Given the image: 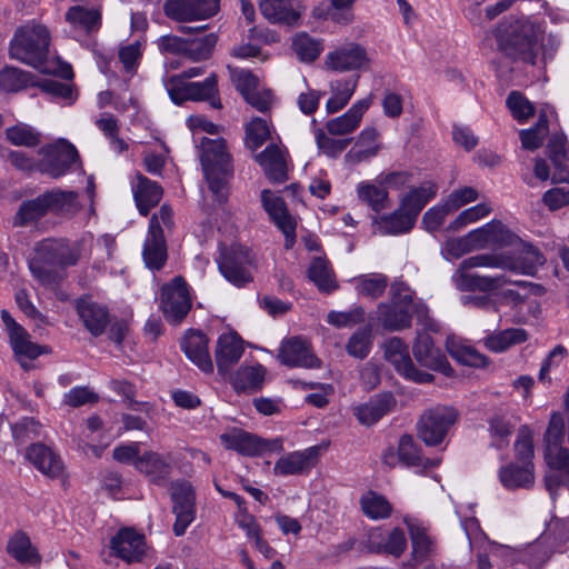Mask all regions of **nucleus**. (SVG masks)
Segmentation results:
<instances>
[{
  "mask_svg": "<svg viewBox=\"0 0 569 569\" xmlns=\"http://www.w3.org/2000/svg\"><path fill=\"white\" fill-rule=\"evenodd\" d=\"M247 143L250 149H258L266 140L270 138V128L268 122L261 118H254L246 129Z\"/></svg>",
  "mask_w": 569,
  "mask_h": 569,
  "instance_id": "774afa93",
  "label": "nucleus"
},
{
  "mask_svg": "<svg viewBox=\"0 0 569 569\" xmlns=\"http://www.w3.org/2000/svg\"><path fill=\"white\" fill-rule=\"evenodd\" d=\"M38 153L42 157L38 162V170L54 179L66 174L79 159L76 147L62 139L40 148Z\"/></svg>",
  "mask_w": 569,
  "mask_h": 569,
  "instance_id": "1a4fd4ad",
  "label": "nucleus"
},
{
  "mask_svg": "<svg viewBox=\"0 0 569 569\" xmlns=\"http://www.w3.org/2000/svg\"><path fill=\"white\" fill-rule=\"evenodd\" d=\"M358 199L368 206L376 214L389 208V192L379 183L362 181L357 186Z\"/></svg>",
  "mask_w": 569,
  "mask_h": 569,
  "instance_id": "de8ad7c7",
  "label": "nucleus"
},
{
  "mask_svg": "<svg viewBox=\"0 0 569 569\" xmlns=\"http://www.w3.org/2000/svg\"><path fill=\"white\" fill-rule=\"evenodd\" d=\"M6 139L16 147L34 148L41 142V133L27 123H17L4 131Z\"/></svg>",
  "mask_w": 569,
  "mask_h": 569,
  "instance_id": "6e6d98bb",
  "label": "nucleus"
},
{
  "mask_svg": "<svg viewBox=\"0 0 569 569\" xmlns=\"http://www.w3.org/2000/svg\"><path fill=\"white\" fill-rule=\"evenodd\" d=\"M488 430L491 439L490 446L502 450L509 446V439L513 433L515 425L508 415L495 413L488 420Z\"/></svg>",
  "mask_w": 569,
  "mask_h": 569,
  "instance_id": "3c124183",
  "label": "nucleus"
},
{
  "mask_svg": "<svg viewBox=\"0 0 569 569\" xmlns=\"http://www.w3.org/2000/svg\"><path fill=\"white\" fill-rule=\"evenodd\" d=\"M111 548L127 562L140 561L146 552L144 536L130 528L121 529L112 538Z\"/></svg>",
  "mask_w": 569,
  "mask_h": 569,
  "instance_id": "5701e85b",
  "label": "nucleus"
},
{
  "mask_svg": "<svg viewBox=\"0 0 569 569\" xmlns=\"http://www.w3.org/2000/svg\"><path fill=\"white\" fill-rule=\"evenodd\" d=\"M318 447L293 451L277 460L273 472L277 476H292L309 472L316 463Z\"/></svg>",
  "mask_w": 569,
  "mask_h": 569,
  "instance_id": "b1692460",
  "label": "nucleus"
},
{
  "mask_svg": "<svg viewBox=\"0 0 569 569\" xmlns=\"http://www.w3.org/2000/svg\"><path fill=\"white\" fill-rule=\"evenodd\" d=\"M378 321L388 331H401L411 327L413 315L391 301L381 302L377 309Z\"/></svg>",
  "mask_w": 569,
  "mask_h": 569,
  "instance_id": "e433bc0d",
  "label": "nucleus"
},
{
  "mask_svg": "<svg viewBox=\"0 0 569 569\" xmlns=\"http://www.w3.org/2000/svg\"><path fill=\"white\" fill-rule=\"evenodd\" d=\"M48 212H74L78 209V194L73 191L52 190L43 192Z\"/></svg>",
  "mask_w": 569,
  "mask_h": 569,
  "instance_id": "4d7b16f0",
  "label": "nucleus"
},
{
  "mask_svg": "<svg viewBox=\"0 0 569 569\" xmlns=\"http://www.w3.org/2000/svg\"><path fill=\"white\" fill-rule=\"evenodd\" d=\"M398 451L401 465L407 467L421 468L422 470L436 468L440 459H428L421 456L419 446L410 435H402L398 441Z\"/></svg>",
  "mask_w": 569,
  "mask_h": 569,
  "instance_id": "ea45409f",
  "label": "nucleus"
},
{
  "mask_svg": "<svg viewBox=\"0 0 569 569\" xmlns=\"http://www.w3.org/2000/svg\"><path fill=\"white\" fill-rule=\"evenodd\" d=\"M217 43V37L211 33L200 39L187 40L184 54L193 61L206 60L210 57L213 47Z\"/></svg>",
  "mask_w": 569,
  "mask_h": 569,
  "instance_id": "0e129e2a",
  "label": "nucleus"
},
{
  "mask_svg": "<svg viewBox=\"0 0 569 569\" xmlns=\"http://www.w3.org/2000/svg\"><path fill=\"white\" fill-rule=\"evenodd\" d=\"M458 411L450 406H436L427 409L417 423L419 438L430 447L440 445L450 428L457 422Z\"/></svg>",
  "mask_w": 569,
  "mask_h": 569,
  "instance_id": "423d86ee",
  "label": "nucleus"
},
{
  "mask_svg": "<svg viewBox=\"0 0 569 569\" xmlns=\"http://www.w3.org/2000/svg\"><path fill=\"white\" fill-rule=\"evenodd\" d=\"M560 41L553 34H546L542 24L528 17L510 20L498 34L499 50L513 61L535 66L551 60Z\"/></svg>",
  "mask_w": 569,
  "mask_h": 569,
  "instance_id": "f257e3e1",
  "label": "nucleus"
},
{
  "mask_svg": "<svg viewBox=\"0 0 569 569\" xmlns=\"http://www.w3.org/2000/svg\"><path fill=\"white\" fill-rule=\"evenodd\" d=\"M252 263L250 251L240 244H233L221 252L219 270L231 283L242 287L252 280L249 267Z\"/></svg>",
  "mask_w": 569,
  "mask_h": 569,
  "instance_id": "ddd939ff",
  "label": "nucleus"
},
{
  "mask_svg": "<svg viewBox=\"0 0 569 569\" xmlns=\"http://www.w3.org/2000/svg\"><path fill=\"white\" fill-rule=\"evenodd\" d=\"M452 280L457 289L461 291H495L502 288L507 283H512L506 276H481L477 272L471 271H456L452 276ZM515 284L526 287L529 283L526 281H513Z\"/></svg>",
  "mask_w": 569,
  "mask_h": 569,
  "instance_id": "6ab92c4d",
  "label": "nucleus"
},
{
  "mask_svg": "<svg viewBox=\"0 0 569 569\" xmlns=\"http://www.w3.org/2000/svg\"><path fill=\"white\" fill-rule=\"evenodd\" d=\"M27 458L39 471L51 478L58 477L62 472L63 466L60 458L43 445L30 446Z\"/></svg>",
  "mask_w": 569,
  "mask_h": 569,
  "instance_id": "4c0bfd02",
  "label": "nucleus"
},
{
  "mask_svg": "<svg viewBox=\"0 0 569 569\" xmlns=\"http://www.w3.org/2000/svg\"><path fill=\"white\" fill-rule=\"evenodd\" d=\"M498 478L507 490L531 489L536 482L535 468L522 466L518 462H510L501 467Z\"/></svg>",
  "mask_w": 569,
  "mask_h": 569,
  "instance_id": "2f4dec72",
  "label": "nucleus"
},
{
  "mask_svg": "<svg viewBox=\"0 0 569 569\" xmlns=\"http://www.w3.org/2000/svg\"><path fill=\"white\" fill-rule=\"evenodd\" d=\"M515 461L526 467L535 468L533 436L528 426H521L513 445Z\"/></svg>",
  "mask_w": 569,
  "mask_h": 569,
  "instance_id": "5fc2aeb1",
  "label": "nucleus"
},
{
  "mask_svg": "<svg viewBox=\"0 0 569 569\" xmlns=\"http://www.w3.org/2000/svg\"><path fill=\"white\" fill-rule=\"evenodd\" d=\"M528 333L520 328H510L495 332L485 339V346L493 352H502L513 345L525 342Z\"/></svg>",
  "mask_w": 569,
  "mask_h": 569,
  "instance_id": "864d4df0",
  "label": "nucleus"
},
{
  "mask_svg": "<svg viewBox=\"0 0 569 569\" xmlns=\"http://www.w3.org/2000/svg\"><path fill=\"white\" fill-rule=\"evenodd\" d=\"M170 497L172 512L176 516L173 532L177 537L183 536L187 528L196 518V495L191 483L177 480L171 483Z\"/></svg>",
  "mask_w": 569,
  "mask_h": 569,
  "instance_id": "9b49d317",
  "label": "nucleus"
},
{
  "mask_svg": "<svg viewBox=\"0 0 569 569\" xmlns=\"http://www.w3.org/2000/svg\"><path fill=\"white\" fill-rule=\"evenodd\" d=\"M83 252V241L43 239L33 249L29 260L31 274L46 287H56L62 279V270L78 264Z\"/></svg>",
  "mask_w": 569,
  "mask_h": 569,
  "instance_id": "7ed1b4c3",
  "label": "nucleus"
},
{
  "mask_svg": "<svg viewBox=\"0 0 569 569\" xmlns=\"http://www.w3.org/2000/svg\"><path fill=\"white\" fill-rule=\"evenodd\" d=\"M385 358L405 379L416 383H431L435 376L418 369L410 355L408 346L399 337H392L383 343Z\"/></svg>",
  "mask_w": 569,
  "mask_h": 569,
  "instance_id": "6e6552de",
  "label": "nucleus"
},
{
  "mask_svg": "<svg viewBox=\"0 0 569 569\" xmlns=\"http://www.w3.org/2000/svg\"><path fill=\"white\" fill-rule=\"evenodd\" d=\"M391 395H378L356 408V416L361 425L371 426L381 419L393 405Z\"/></svg>",
  "mask_w": 569,
  "mask_h": 569,
  "instance_id": "37998d69",
  "label": "nucleus"
},
{
  "mask_svg": "<svg viewBox=\"0 0 569 569\" xmlns=\"http://www.w3.org/2000/svg\"><path fill=\"white\" fill-rule=\"evenodd\" d=\"M412 355L416 361L423 368L441 372L451 377L453 370L446 355L435 346L433 339L428 333H418L412 345Z\"/></svg>",
  "mask_w": 569,
  "mask_h": 569,
  "instance_id": "4468645a",
  "label": "nucleus"
},
{
  "mask_svg": "<svg viewBox=\"0 0 569 569\" xmlns=\"http://www.w3.org/2000/svg\"><path fill=\"white\" fill-rule=\"evenodd\" d=\"M8 553L21 565L37 566L41 561L37 548L31 543L30 538L22 531L16 532L8 541Z\"/></svg>",
  "mask_w": 569,
  "mask_h": 569,
  "instance_id": "a19ab883",
  "label": "nucleus"
},
{
  "mask_svg": "<svg viewBox=\"0 0 569 569\" xmlns=\"http://www.w3.org/2000/svg\"><path fill=\"white\" fill-rule=\"evenodd\" d=\"M200 161L209 189L218 203H222L227 199V184L233 176L232 160L226 141L221 138H202Z\"/></svg>",
  "mask_w": 569,
  "mask_h": 569,
  "instance_id": "39448f33",
  "label": "nucleus"
},
{
  "mask_svg": "<svg viewBox=\"0 0 569 569\" xmlns=\"http://www.w3.org/2000/svg\"><path fill=\"white\" fill-rule=\"evenodd\" d=\"M313 132L318 149L330 158L339 157L351 141V139L331 138L320 128H316Z\"/></svg>",
  "mask_w": 569,
  "mask_h": 569,
  "instance_id": "052dcab7",
  "label": "nucleus"
},
{
  "mask_svg": "<svg viewBox=\"0 0 569 569\" xmlns=\"http://www.w3.org/2000/svg\"><path fill=\"white\" fill-rule=\"evenodd\" d=\"M134 467L152 483L162 486L171 473L170 456H162L156 451H147L134 460Z\"/></svg>",
  "mask_w": 569,
  "mask_h": 569,
  "instance_id": "393cba45",
  "label": "nucleus"
},
{
  "mask_svg": "<svg viewBox=\"0 0 569 569\" xmlns=\"http://www.w3.org/2000/svg\"><path fill=\"white\" fill-rule=\"evenodd\" d=\"M448 352L459 362L470 367H485L488 363L487 357L470 346L456 347L450 341L447 342Z\"/></svg>",
  "mask_w": 569,
  "mask_h": 569,
  "instance_id": "680f3d73",
  "label": "nucleus"
},
{
  "mask_svg": "<svg viewBox=\"0 0 569 569\" xmlns=\"http://www.w3.org/2000/svg\"><path fill=\"white\" fill-rule=\"evenodd\" d=\"M293 50L301 61L311 62L319 57L322 47L319 41L301 33L293 39Z\"/></svg>",
  "mask_w": 569,
  "mask_h": 569,
  "instance_id": "69168bd1",
  "label": "nucleus"
},
{
  "mask_svg": "<svg viewBox=\"0 0 569 569\" xmlns=\"http://www.w3.org/2000/svg\"><path fill=\"white\" fill-rule=\"evenodd\" d=\"M356 282L358 293L377 299L383 295L388 286V278L382 273H371L358 277Z\"/></svg>",
  "mask_w": 569,
  "mask_h": 569,
  "instance_id": "bf43d9fd",
  "label": "nucleus"
},
{
  "mask_svg": "<svg viewBox=\"0 0 569 569\" xmlns=\"http://www.w3.org/2000/svg\"><path fill=\"white\" fill-rule=\"evenodd\" d=\"M566 138L563 136H553L548 144L549 157L555 167L551 176L553 182L569 181V159L566 152Z\"/></svg>",
  "mask_w": 569,
  "mask_h": 569,
  "instance_id": "09e8293b",
  "label": "nucleus"
},
{
  "mask_svg": "<svg viewBox=\"0 0 569 569\" xmlns=\"http://www.w3.org/2000/svg\"><path fill=\"white\" fill-rule=\"evenodd\" d=\"M361 509L370 519H386L390 516L392 507L390 502L381 495L369 491L361 497Z\"/></svg>",
  "mask_w": 569,
  "mask_h": 569,
  "instance_id": "13d9d810",
  "label": "nucleus"
},
{
  "mask_svg": "<svg viewBox=\"0 0 569 569\" xmlns=\"http://www.w3.org/2000/svg\"><path fill=\"white\" fill-rule=\"evenodd\" d=\"M545 261L542 253L537 248L525 244L522 251L517 256L502 254V269L533 276Z\"/></svg>",
  "mask_w": 569,
  "mask_h": 569,
  "instance_id": "7c9ffc66",
  "label": "nucleus"
},
{
  "mask_svg": "<svg viewBox=\"0 0 569 569\" xmlns=\"http://www.w3.org/2000/svg\"><path fill=\"white\" fill-rule=\"evenodd\" d=\"M565 419L553 412L543 435V458L548 467L545 486L553 497L560 487H569V448L563 447Z\"/></svg>",
  "mask_w": 569,
  "mask_h": 569,
  "instance_id": "20e7f679",
  "label": "nucleus"
},
{
  "mask_svg": "<svg viewBox=\"0 0 569 569\" xmlns=\"http://www.w3.org/2000/svg\"><path fill=\"white\" fill-rule=\"evenodd\" d=\"M49 46L50 33L44 26L26 23L14 31L9 43V57L41 73L72 79L71 66L59 58H50Z\"/></svg>",
  "mask_w": 569,
  "mask_h": 569,
  "instance_id": "f03ea898",
  "label": "nucleus"
},
{
  "mask_svg": "<svg viewBox=\"0 0 569 569\" xmlns=\"http://www.w3.org/2000/svg\"><path fill=\"white\" fill-rule=\"evenodd\" d=\"M390 301L412 315L425 316L427 307L417 299L415 291L403 281H396L390 286Z\"/></svg>",
  "mask_w": 569,
  "mask_h": 569,
  "instance_id": "49530a36",
  "label": "nucleus"
},
{
  "mask_svg": "<svg viewBox=\"0 0 569 569\" xmlns=\"http://www.w3.org/2000/svg\"><path fill=\"white\" fill-rule=\"evenodd\" d=\"M67 21L86 33L97 32L101 27V10L83 6L71 7L66 13Z\"/></svg>",
  "mask_w": 569,
  "mask_h": 569,
  "instance_id": "c03bdc74",
  "label": "nucleus"
},
{
  "mask_svg": "<svg viewBox=\"0 0 569 569\" xmlns=\"http://www.w3.org/2000/svg\"><path fill=\"white\" fill-rule=\"evenodd\" d=\"M432 551V542L425 532H412L411 560L408 562V566L415 568L427 562Z\"/></svg>",
  "mask_w": 569,
  "mask_h": 569,
  "instance_id": "e2e57ef3",
  "label": "nucleus"
},
{
  "mask_svg": "<svg viewBox=\"0 0 569 569\" xmlns=\"http://www.w3.org/2000/svg\"><path fill=\"white\" fill-rule=\"evenodd\" d=\"M142 257L149 269L160 270L168 258L167 243L162 227L158 223V216H152L144 239Z\"/></svg>",
  "mask_w": 569,
  "mask_h": 569,
  "instance_id": "dca6fc26",
  "label": "nucleus"
},
{
  "mask_svg": "<svg viewBox=\"0 0 569 569\" xmlns=\"http://www.w3.org/2000/svg\"><path fill=\"white\" fill-rule=\"evenodd\" d=\"M287 157L288 153L284 148L278 144H270L256 156V160L271 182L283 183L288 180Z\"/></svg>",
  "mask_w": 569,
  "mask_h": 569,
  "instance_id": "aec40b11",
  "label": "nucleus"
},
{
  "mask_svg": "<svg viewBox=\"0 0 569 569\" xmlns=\"http://www.w3.org/2000/svg\"><path fill=\"white\" fill-rule=\"evenodd\" d=\"M438 186L432 181H425L417 188H412L400 199L399 207L415 221L425 206L437 196Z\"/></svg>",
  "mask_w": 569,
  "mask_h": 569,
  "instance_id": "f704fd0d",
  "label": "nucleus"
},
{
  "mask_svg": "<svg viewBox=\"0 0 569 569\" xmlns=\"http://www.w3.org/2000/svg\"><path fill=\"white\" fill-rule=\"evenodd\" d=\"M244 351L243 342L237 332L222 333L214 350V360L218 371L226 375L238 363Z\"/></svg>",
  "mask_w": 569,
  "mask_h": 569,
  "instance_id": "412c9836",
  "label": "nucleus"
},
{
  "mask_svg": "<svg viewBox=\"0 0 569 569\" xmlns=\"http://www.w3.org/2000/svg\"><path fill=\"white\" fill-rule=\"evenodd\" d=\"M207 336L198 330H189L182 342L181 348L186 356L203 372H212L213 363L208 350Z\"/></svg>",
  "mask_w": 569,
  "mask_h": 569,
  "instance_id": "a878e982",
  "label": "nucleus"
},
{
  "mask_svg": "<svg viewBox=\"0 0 569 569\" xmlns=\"http://www.w3.org/2000/svg\"><path fill=\"white\" fill-rule=\"evenodd\" d=\"M371 221L375 227V232L383 236L408 233L416 223V221L400 207L389 214H375L372 216Z\"/></svg>",
  "mask_w": 569,
  "mask_h": 569,
  "instance_id": "473e14b6",
  "label": "nucleus"
},
{
  "mask_svg": "<svg viewBox=\"0 0 569 569\" xmlns=\"http://www.w3.org/2000/svg\"><path fill=\"white\" fill-rule=\"evenodd\" d=\"M220 440L227 449L249 457L262 455L268 448L267 440L241 429H232L222 433Z\"/></svg>",
  "mask_w": 569,
  "mask_h": 569,
  "instance_id": "bb28decb",
  "label": "nucleus"
},
{
  "mask_svg": "<svg viewBox=\"0 0 569 569\" xmlns=\"http://www.w3.org/2000/svg\"><path fill=\"white\" fill-rule=\"evenodd\" d=\"M48 209L43 198V193L29 200H24L20 203L18 210L12 217L13 227H28L36 224L44 216H47Z\"/></svg>",
  "mask_w": 569,
  "mask_h": 569,
  "instance_id": "79ce46f5",
  "label": "nucleus"
},
{
  "mask_svg": "<svg viewBox=\"0 0 569 569\" xmlns=\"http://www.w3.org/2000/svg\"><path fill=\"white\" fill-rule=\"evenodd\" d=\"M372 97L358 100L343 114L330 119L326 123V129L331 136H345L353 132L360 124L365 112L370 108Z\"/></svg>",
  "mask_w": 569,
  "mask_h": 569,
  "instance_id": "cd10ccee",
  "label": "nucleus"
},
{
  "mask_svg": "<svg viewBox=\"0 0 569 569\" xmlns=\"http://www.w3.org/2000/svg\"><path fill=\"white\" fill-rule=\"evenodd\" d=\"M261 202L271 221L283 232L286 247L290 248L296 238V221L289 213L286 202L268 189L261 191Z\"/></svg>",
  "mask_w": 569,
  "mask_h": 569,
  "instance_id": "2eb2a0df",
  "label": "nucleus"
},
{
  "mask_svg": "<svg viewBox=\"0 0 569 569\" xmlns=\"http://www.w3.org/2000/svg\"><path fill=\"white\" fill-rule=\"evenodd\" d=\"M167 91L176 104H181L186 100H210L213 108H221L217 97V77L210 74L203 81L187 82L180 77H171L166 83Z\"/></svg>",
  "mask_w": 569,
  "mask_h": 569,
  "instance_id": "0eeeda50",
  "label": "nucleus"
},
{
  "mask_svg": "<svg viewBox=\"0 0 569 569\" xmlns=\"http://www.w3.org/2000/svg\"><path fill=\"white\" fill-rule=\"evenodd\" d=\"M160 309L167 321L179 323L191 309V299L187 282L180 276L162 286L160 293Z\"/></svg>",
  "mask_w": 569,
  "mask_h": 569,
  "instance_id": "9d476101",
  "label": "nucleus"
},
{
  "mask_svg": "<svg viewBox=\"0 0 569 569\" xmlns=\"http://www.w3.org/2000/svg\"><path fill=\"white\" fill-rule=\"evenodd\" d=\"M326 64L338 72L361 70L369 66V58L363 47L348 43L328 53Z\"/></svg>",
  "mask_w": 569,
  "mask_h": 569,
  "instance_id": "f3484780",
  "label": "nucleus"
},
{
  "mask_svg": "<svg viewBox=\"0 0 569 569\" xmlns=\"http://www.w3.org/2000/svg\"><path fill=\"white\" fill-rule=\"evenodd\" d=\"M1 319L9 335L10 345L14 355L26 356L28 360H33L47 352L44 347L33 343L30 340V335L12 318L8 310H1Z\"/></svg>",
  "mask_w": 569,
  "mask_h": 569,
  "instance_id": "a211bd4d",
  "label": "nucleus"
},
{
  "mask_svg": "<svg viewBox=\"0 0 569 569\" xmlns=\"http://www.w3.org/2000/svg\"><path fill=\"white\" fill-rule=\"evenodd\" d=\"M308 278L325 293H330L339 287L330 262L321 257L311 261L308 268Z\"/></svg>",
  "mask_w": 569,
  "mask_h": 569,
  "instance_id": "a18cd8bd",
  "label": "nucleus"
},
{
  "mask_svg": "<svg viewBox=\"0 0 569 569\" xmlns=\"http://www.w3.org/2000/svg\"><path fill=\"white\" fill-rule=\"evenodd\" d=\"M260 11L270 22L287 26L297 24L301 17L295 0H261Z\"/></svg>",
  "mask_w": 569,
  "mask_h": 569,
  "instance_id": "72a5a7b5",
  "label": "nucleus"
},
{
  "mask_svg": "<svg viewBox=\"0 0 569 569\" xmlns=\"http://www.w3.org/2000/svg\"><path fill=\"white\" fill-rule=\"evenodd\" d=\"M36 84V77L29 71L12 66L0 71V90L4 92H18Z\"/></svg>",
  "mask_w": 569,
  "mask_h": 569,
  "instance_id": "8fccbe9b",
  "label": "nucleus"
},
{
  "mask_svg": "<svg viewBox=\"0 0 569 569\" xmlns=\"http://www.w3.org/2000/svg\"><path fill=\"white\" fill-rule=\"evenodd\" d=\"M164 16L176 22H192L209 19L220 9V0H166Z\"/></svg>",
  "mask_w": 569,
  "mask_h": 569,
  "instance_id": "f8f14e48",
  "label": "nucleus"
},
{
  "mask_svg": "<svg viewBox=\"0 0 569 569\" xmlns=\"http://www.w3.org/2000/svg\"><path fill=\"white\" fill-rule=\"evenodd\" d=\"M371 551L400 557L407 548V537L402 529L371 532L369 537Z\"/></svg>",
  "mask_w": 569,
  "mask_h": 569,
  "instance_id": "c756f323",
  "label": "nucleus"
},
{
  "mask_svg": "<svg viewBox=\"0 0 569 569\" xmlns=\"http://www.w3.org/2000/svg\"><path fill=\"white\" fill-rule=\"evenodd\" d=\"M371 349V330L363 328L356 331L347 343V351L350 356L359 359L366 358Z\"/></svg>",
  "mask_w": 569,
  "mask_h": 569,
  "instance_id": "338daca9",
  "label": "nucleus"
},
{
  "mask_svg": "<svg viewBox=\"0 0 569 569\" xmlns=\"http://www.w3.org/2000/svg\"><path fill=\"white\" fill-rule=\"evenodd\" d=\"M133 198L139 212L148 216L162 198V188L142 174H137V182L132 186Z\"/></svg>",
  "mask_w": 569,
  "mask_h": 569,
  "instance_id": "c9c22d12",
  "label": "nucleus"
},
{
  "mask_svg": "<svg viewBox=\"0 0 569 569\" xmlns=\"http://www.w3.org/2000/svg\"><path fill=\"white\" fill-rule=\"evenodd\" d=\"M359 77L331 83L332 96L326 103L328 113H336L343 109L353 96Z\"/></svg>",
  "mask_w": 569,
  "mask_h": 569,
  "instance_id": "603ef678",
  "label": "nucleus"
},
{
  "mask_svg": "<svg viewBox=\"0 0 569 569\" xmlns=\"http://www.w3.org/2000/svg\"><path fill=\"white\" fill-rule=\"evenodd\" d=\"M278 358L288 367L315 368L319 366V360L311 352L308 342L300 337L284 340L279 349Z\"/></svg>",
  "mask_w": 569,
  "mask_h": 569,
  "instance_id": "4be33fe9",
  "label": "nucleus"
},
{
  "mask_svg": "<svg viewBox=\"0 0 569 569\" xmlns=\"http://www.w3.org/2000/svg\"><path fill=\"white\" fill-rule=\"evenodd\" d=\"M264 376L262 365L242 366L230 377V382L238 392H257L263 386Z\"/></svg>",
  "mask_w": 569,
  "mask_h": 569,
  "instance_id": "58836bf2",
  "label": "nucleus"
},
{
  "mask_svg": "<svg viewBox=\"0 0 569 569\" xmlns=\"http://www.w3.org/2000/svg\"><path fill=\"white\" fill-rule=\"evenodd\" d=\"M76 309L86 329L94 337L101 336L109 323V313L106 307L88 300L77 301Z\"/></svg>",
  "mask_w": 569,
  "mask_h": 569,
  "instance_id": "c85d7f7f",
  "label": "nucleus"
}]
</instances>
